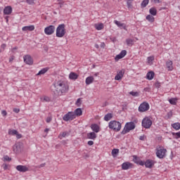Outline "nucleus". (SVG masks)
<instances>
[{"mask_svg":"<svg viewBox=\"0 0 180 180\" xmlns=\"http://www.w3.org/2000/svg\"><path fill=\"white\" fill-rule=\"evenodd\" d=\"M53 86L55 88V91H53L55 96H62V95H65L70 89L67 82L63 80L58 81Z\"/></svg>","mask_w":180,"mask_h":180,"instance_id":"nucleus-1","label":"nucleus"},{"mask_svg":"<svg viewBox=\"0 0 180 180\" xmlns=\"http://www.w3.org/2000/svg\"><path fill=\"white\" fill-rule=\"evenodd\" d=\"M108 127L114 131H120L122 129V123L119 121L112 120L108 123Z\"/></svg>","mask_w":180,"mask_h":180,"instance_id":"nucleus-2","label":"nucleus"},{"mask_svg":"<svg viewBox=\"0 0 180 180\" xmlns=\"http://www.w3.org/2000/svg\"><path fill=\"white\" fill-rule=\"evenodd\" d=\"M136 129V124L133 122H127L123 130L121 131V134H127L131 130Z\"/></svg>","mask_w":180,"mask_h":180,"instance_id":"nucleus-3","label":"nucleus"},{"mask_svg":"<svg viewBox=\"0 0 180 180\" xmlns=\"http://www.w3.org/2000/svg\"><path fill=\"white\" fill-rule=\"evenodd\" d=\"M67 33L65 30V25L60 24L56 28V37H64Z\"/></svg>","mask_w":180,"mask_h":180,"instance_id":"nucleus-4","label":"nucleus"},{"mask_svg":"<svg viewBox=\"0 0 180 180\" xmlns=\"http://www.w3.org/2000/svg\"><path fill=\"white\" fill-rule=\"evenodd\" d=\"M153 126V120L149 117H145L142 120V127L150 129Z\"/></svg>","mask_w":180,"mask_h":180,"instance_id":"nucleus-5","label":"nucleus"},{"mask_svg":"<svg viewBox=\"0 0 180 180\" xmlns=\"http://www.w3.org/2000/svg\"><path fill=\"white\" fill-rule=\"evenodd\" d=\"M165 154H167V149L162 147L156 148V155L158 158H164V157H165Z\"/></svg>","mask_w":180,"mask_h":180,"instance_id":"nucleus-6","label":"nucleus"},{"mask_svg":"<svg viewBox=\"0 0 180 180\" xmlns=\"http://www.w3.org/2000/svg\"><path fill=\"white\" fill-rule=\"evenodd\" d=\"M150 110V104H148V103L146 101L141 103L138 108L139 112H141V113L147 112V110Z\"/></svg>","mask_w":180,"mask_h":180,"instance_id":"nucleus-7","label":"nucleus"},{"mask_svg":"<svg viewBox=\"0 0 180 180\" xmlns=\"http://www.w3.org/2000/svg\"><path fill=\"white\" fill-rule=\"evenodd\" d=\"M56 32V27L54 25H49L44 29V33L46 36H51Z\"/></svg>","mask_w":180,"mask_h":180,"instance_id":"nucleus-8","label":"nucleus"},{"mask_svg":"<svg viewBox=\"0 0 180 180\" xmlns=\"http://www.w3.org/2000/svg\"><path fill=\"white\" fill-rule=\"evenodd\" d=\"M75 115L74 114V112H68L67 114H65L63 117V120L65 122H68L69 120H74L75 119Z\"/></svg>","mask_w":180,"mask_h":180,"instance_id":"nucleus-9","label":"nucleus"},{"mask_svg":"<svg viewBox=\"0 0 180 180\" xmlns=\"http://www.w3.org/2000/svg\"><path fill=\"white\" fill-rule=\"evenodd\" d=\"M24 63L27 64L28 65H32L33 64V59L32 58V56L30 55H25L23 57Z\"/></svg>","mask_w":180,"mask_h":180,"instance_id":"nucleus-10","label":"nucleus"},{"mask_svg":"<svg viewBox=\"0 0 180 180\" xmlns=\"http://www.w3.org/2000/svg\"><path fill=\"white\" fill-rule=\"evenodd\" d=\"M126 54H127V51L126 50H122L118 55L115 56V61H119L120 59L123 58Z\"/></svg>","mask_w":180,"mask_h":180,"instance_id":"nucleus-11","label":"nucleus"},{"mask_svg":"<svg viewBox=\"0 0 180 180\" xmlns=\"http://www.w3.org/2000/svg\"><path fill=\"white\" fill-rule=\"evenodd\" d=\"M126 54H127V51L126 50H122L118 55L115 56V61H119L120 59L123 58Z\"/></svg>","mask_w":180,"mask_h":180,"instance_id":"nucleus-12","label":"nucleus"},{"mask_svg":"<svg viewBox=\"0 0 180 180\" xmlns=\"http://www.w3.org/2000/svg\"><path fill=\"white\" fill-rule=\"evenodd\" d=\"M16 169L17 171H19V172H27V171H29V168L23 165H18Z\"/></svg>","mask_w":180,"mask_h":180,"instance_id":"nucleus-13","label":"nucleus"},{"mask_svg":"<svg viewBox=\"0 0 180 180\" xmlns=\"http://www.w3.org/2000/svg\"><path fill=\"white\" fill-rule=\"evenodd\" d=\"M123 75H124V70H120L117 73V75L115 77V81H120L123 78Z\"/></svg>","mask_w":180,"mask_h":180,"instance_id":"nucleus-14","label":"nucleus"},{"mask_svg":"<svg viewBox=\"0 0 180 180\" xmlns=\"http://www.w3.org/2000/svg\"><path fill=\"white\" fill-rule=\"evenodd\" d=\"M91 129L94 133H99V131H101V128L97 124H92L91 125Z\"/></svg>","mask_w":180,"mask_h":180,"instance_id":"nucleus-15","label":"nucleus"},{"mask_svg":"<svg viewBox=\"0 0 180 180\" xmlns=\"http://www.w3.org/2000/svg\"><path fill=\"white\" fill-rule=\"evenodd\" d=\"M12 13V6H7L4 9V15H11Z\"/></svg>","mask_w":180,"mask_h":180,"instance_id":"nucleus-16","label":"nucleus"},{"mask_svg":"<svg viewBox=\"0 0 180 180\" xmlns=\"http://www.w3.org/2000/svg\"><path fill=\"white\" fill-rule=\"evenodd\" d=\"M172 60H167L166 62V67L168 70V71H172L174 70V65H173Z\"/></svg>","mask_w":180,"mask_h":180,"instance_id":"nucleus-17","label":"nucleus"},{"mask_svg":"<svg viewBox=\"0 0 180 180\" xmlns=\"http://www.w3.org/2000/svg\"><path fill=\"white\" fill-rule=\"evenodd\" d=\"M22 32H33L34 30V25L25 26L22 28Z\"/></svg>","mask_w":180,"mask_h":180,"instance_id":"nucleus-18","label":"nucleus"},{"mask_svg":"<svg viewBox=\"0 0 180 180\" xmlns=\"http://www.w3.org/2000/svg\"><path fill=\"white\" fill-rule=\"evenodd\" d=\"M154 165V161L151 160H147L145 162V166L146 168H153Z\"/></svg>","mask_w":180,"mask_h":180,"instance_id":"nucleus-19","label":"nucleus"},{"mask_svg":"<svg viewBox=\"0 0 180 180\" xmlns=\"http://www.w3.org/2000/svg\"><path fill=\"white\" fill-rule=\"evenodd\" d=\"M122 168L124 170L129 169V168H131V163H130L129 162H125L122 163Z\"/></svg>","mask_w":180,"mask_h":180,"instance_id":"nucleus-20","label":"nucleus"},{"mask_svg":"<svg viewBox=\"0 0 180 180\" xmlns=\"http://www.w3.org/2000/svg\"><path fill=\"white\" fill-rule=\"evenodd\" d=\"M114 23L118 26V27H122L124 30H126V24L121 22L120 21L114 20Z\"/></svg>","mask_w":180,"mask_h":180,"instance_id":"nucleus-21","label":"nucleus"},{"mask_svg":"<svg viewBox=\"0 0 180 180\" xmlns=\"http://www.w3.org/2000/svg\"><path fill=\"white\" fill-rule=\"evenodd\" d=\"M75 117L82 116V110L81 108H77L75 112H73Z\"/></svg>","mask_w":180,"mask_h":180,"instance_id":"nucleus-22","label":"nucleus"},{"mask_svg":"<svg viewBox=\"0 0 180 180\" xmlns=\"http://www.w3.org/2000/svg\"><path fill=\"white\" fill-rule=\"evenodd\" d=\"M154 75H155V74L154 73V72L150 71L148 72L146 75V78L147 79H148L149 81H151V79H153L154 78Z\"/></svg>","mask_w":180,"mask_h":180,"instance_id":"nucleus-23","label":"nucleus"},{"mask_svg":"<svg viewBox=\"0 0 180 180\" xmlns=\"http://www.w3.org/2000/svg\"><path fill=\"white\" fill-rule=\"evenodd\" d=\"M87 138L90 140H95L96 139V134L95 132H89L87 134Z\"/></svg>","mask_w":180,"mask_h":180,"instance_id":"nucleus-24","label":"nucleus"},{"mask_svg":"<svg viewBox=\"0 0 180 180\" xmlns=\"http://www.w3.org/2000/svg\"><path fill=\"white\" fill-rule=\"evenodd\" d=\"M94 77L89 76L86 78L85 82L87 85H91V84H92V82H94Z\"/></svg>","mask_w":180,"mask_h":180,"instance_id":"nucleus-25","label":"nucleus"},{"mask_svg":"<svg viewBox=\"0 0 180 180\" xmlns=\"http://www.w3.org/2000/svg\"><path fill=\"white\" fill-rule=\"evenodd\" d=\"M69 78L70 79H73L74 81H75V79H78V75H77V73L72 72L69 75Z\"/></svg>","mask_w":180,"mask_h":180,"instance_id":"nucleus-26","label":"nucleus"},{"mask_svg":"<svg viewBox=\"0 0 180 180\" xmlns=\"http://www.w3.org/2000/svg\"><path fill=\"white\" fill-rule=\"evenodd\" d=\"M149 13H150L152 16L157 15V8H155V7L150 8L149 9Z\"/></svg>","mask_w":180,"mask_h":180,"instance_id":"nucleus-27","label":"nucleus"},{"mask_svg":"<svg viewBox=\"0 0 180 180\" xmlns=\"http://www.w3.org/2000/svg\"><path fill=\"white\" fill-rule=\"evenodd\" d=\"M68 136H70V134L67 131H64L59 134L58 139H60V140H63V138L67 137Z\"/></svg>","mask_w":180,"mask_h":180,"instance_id":"nucleus-28","label":"nucleus"},{"mask_svg":"<svg viewBox=\"0 0 180 180\" xmlns=\"http://www.w3.org/2000/svg\"><path fill=\"white\" fill-rule=\"evenodd\" d=\"M112 117H113V114L108 113L104 116V120L105 122H109V120H110V119H112Z\"/></svg>","mask_w":180,"mask_h":180,"instance_id":"nucleus-29","label":"nucleus"},{"mask_svg":"<svg viewBox=\"0 0 180 180\" xmlns=\"http://www.w3.org/2000/svg\"><path fill=\"white\" fill-rule=\"evenodd\" d=\"M49 71V68H45L41 69L37 75H44V74H46V72H47Z\"/></svg>","mask_w":180,"mask_h":180,"instance_id":"nucleus-30","label":"nucleus"},{"mask_svg":"<svg viewBox=\"0 0 180 180\" xmlns=\"http://www.w3.org/2000/svg\"><path fill=\"white\" fill-rule=\"evenodd\" d=\"M146 20H148V22H150V23L154 22L155 18L153 15H148L146 16Z\"/></svg>","mask_w":180,"mask_h":180,"instance_id":"nucleus-31","label":"nucleus"},{"mask_svg":"<svg viewBox=\"0 0 180 180\" xmlns=\"http://www.w3.org/2000/svg\"><path fill=\"white\" fill-rule=\"evenodd\" d=\"M150 2V0H143V1L141 4V8H146L148 5V3Z\"/></svg>","mask_w":180,"mask_h":180,"instance_id":"nucleus-32","label":"nucleus"},{"mask_svg":"<svg viewBox=\"0 0 180 180\" xmlns=\"http://www.w3.org/2000/svg\"><path fill=\"white\" fill-rule=\"evenodd\" d=\"M8 134L10 136H16L18 131L15 129H8Z\"/></svg>","mask_w":180,"mask_h":180,"instance_id":"nucleus-33","label":"nucleus"},{"mask_svg":"<svg viewBox=\"0 0 180 180\" xmlns=\"http://www.w3.org/2000/svg\"><path fill=\"white\" fill-rule=\"evenodd\" d=\"M95 28L96 29V30H102V29H103V24H96Z\"/></svg>","mask_w":180,"mask_h":180,"instance_id":"nucleus-34","label":"nucleus"},{"mask_svg":"<svg viewBox=\"0 0 180 180\" xmlns=\"http://www.w3.org/2000/svg\"><path fill=\"white\" fill-rule=\"evenodd\" d=\"M173 129H175V130H179L180 129V123L179 122H176L172 124Z\"/></svg>","mask_w":180,"mask_h":180,"instance_id":"nucleus-35","label":"nucleus"},{"mask_svg":"<svg viewBox=\"0 0 180 180\" xmlns=\"http://www.w3.org/2000/svg\"><path fill=\"white\" fill-rule=\"evenodd\" d=\"M134 40L132 39H127L126 42L127 46H133Z\"/></svg>","mask_w":180,"mask_h":180,"instance_id":"nucleus-36","label":"nucleus"},{"mask_svg":"<svg viewBox=\"0 0 180 180\" xmlns=\"http://www.w3.org/2000/svg\"><path fill=\"white\" fill-rule=\"evenodd\" d=\"M147 61H148V64H151V63H153V61H154V56L148 57Z\"/></svg>","mask_w":180,"mask_h":180,"instance_id":"nucleus-37","label":"nucleus"},{"mask_svg":"<svg viewBox=\"0 0 180 180\" xmlns=\"http://www.w3.org/2000/svg\"><path fill=\"white\" fill-rule=\"evenodd\" d=\"M129 95H131L132 96H139L140 94L137 91H130Z\"/></svg>","mask_w":180,"mask_h":180,"instance_id":"nucleus-38","label":"nucleus"},{"mask_svg":"<svg viewBox=\"0 0 180 180\" xmlns=\"http://www.w3.org/2000/svg\"><path fill=\"white\" fill-rule=\"evenodd\" d=\"M169 103L171 105H176V98H171L169 100Z\"/></svg>","mask_w":180,"mask_h":180,"instance_id":"nucleus-39","label":"nucleus"},{"mask_svg":"<svg viewBox=\"0 0 180 180\" xmlns=\"http://www.w3.org/2000/svg\"><path fill=\"white\" fill-rule=\"evenodd\" d=\"M26 2L28 5H34L36 0H26Z\"/></svg>","mask_w":180,"mask_h":180,"instance_id":"nucleus-40","label":"nucleus"},{"mask_svg":"<svg viewBox=\"0 0 180 180\" xmlns=\"http://www.w3.org/2000/svg\"><path fill=\"white\" fill-rule=\"evenodd\" d=\"M131 4H133V1H127V8L129 9L133 8V5Z\"/></svg>","mask_w":180,"mask_h":180,"instance_id":"nucleus-41","label":"nucleus"},{"mask_svg":"<svg viewBox=\"0 0 180 180\" xmlns=\"http://www.w3.org/2000/svg\"><path fill=\"white\" fill-rule=\"evenodd\" d=\"M4 161H12V158H9L8 155L4 157Z\"/></svg>","mask_w":180,"mask_h":180,"instance_id":"nucleus-42","label":"nucleus"},{"mask_svg":"<svg viewBox=\"0 0 180 180\" xmlns=\"http://www.w3.org/2000/svg\"><path fill=\"white\" fill-rule=\"evenodd\" d=\"M112 155H115L116 154H119V149H112Z\"/></svg>","mask_w":180,"mask_h":180,"instance_id":"nucleus-43","label":"nucleus"},{"mask_svg":"<svg viewBox=\"0 0 180 180\" xmlns=\"http://www.w3.org/2000/svg\"><path fill=\"white\" fill-rule=\"evenodd\" d=\"M3 169H4V171H6V169H8L9 168V165H6V164H3V165L1 166Z\"/></svg>","mask_w":180,"mask_h":180,"instance_id":"nucleus-44","label":"nucleus"},{"mask_svg":"<svg viewBox=\"0 0 180 180\" xmlns=\"http://www.w3.org/2000/svg\"><path fill=\"white\" fill-rule=\"evenodd\" d=\"M58 4L60 5V8H63V6L64 5V1L62 0H58Z\"/></svg>","mask_w":180,"mask_h":180,"instance_id":"nucleus-45","label":"nucleus"},{"mask_svg":"<svg viewBox=\"0 0 180 180\" xmlns=\"http://www.w3.org/2000/svg\"><path fill=\"white\" fill-rule=\"evenodd\" d=\"M44 102H50V97L49 96L44 97Z\"/></svg>","mask_w":180,"mask_h":180,"instance_id":"nucleus-46","label":"nucleus"},{"mask_svg":"<svg viewBox=\"0 0 180 180\" xmlns=\"http://www.w3.org/2000/svg\"><path fill=\"white\" fill-rule=\"evenodd\" d=\"M76 105L77 106H80L81 105V98H78L76 101Z\"/></svg>","mask_w":180,"mask_h":180,"instance_id":"nucleus-47","label":"nucleus"},{"mask_svg":"<svg viewBox=\"0 0 180 180\" xmlns=\"http://www.w3.org/2000/svg\"><path fill=\"white\" fill-rule=\"evenodd\" d=\"M44 167H46V163H42V164L37 166V168H43Z\"/></svg>","mask_w":180,"mask_h":180,"instance_id":"nucleus-48","label":"nucleus"},{"mask_svg":"<svg viewBox=\"0 0 180 180\" xmlns=\"http://www.w3.org/2000/svg\"><path fill=\"white\" fill-rule=\"evenodd\" d=\"M51 120H52L51 117H48L46 118V123H50V122H51Z\"/></svg>","mask_w":180,"mask_h":180,"instance_id":"nucleus-49","label":"nucleus"},{"mask_svg":"<svg viewBox=\"0 0 180 180\" xmlns=\"http://www.w3.org/2000/svg\"><path fill=\"white\" fill-rule=\"evenodd\" d=\"M1 115L2 116H6V115H8V112H6V110H2Z\"/></svg>","mask_w":180,"mask_h":180,"instance_id":"nucleus-50","label":"nucleus"},{"mask_svg":"<svg viewBox=\"0 0 180 180\" xmlns=\"http://www.w3.org/2000/svg\"><path fill=\"white\" fill-rule=\"evenodd\" d=\"M13 112H15V113H19V112H20V110L19 108H14Z\"/></svg>","mask_w":180,"mask_h":180,"instance_id":"nucleus-51","label":"nucleus"},{"mask_svg":"<svg viewBox=\"0 0 180 180\" xmlns=\"http://www.w3.org/2000/svg\"><path fill=\"white\" fill-rule=\"evenodd\" d=\"M15 136H17L18 139H22V134H19L18 132H17V134H15Z\"/></svg>","mask_w":180,"mask_h":180,"instance_id":"nucleus-52","label":"nucleus"},{"mask_svg":"<svg viewBox=\"0 0 180 180\" xmlns=\"http://www.w3.org/2000/svg\"><path fill=\"white\" fill-rule=\"evenodd\" d=\"M13 60H15V56H11V57L9 58V63H12V61H13Z\"/></svg>","mask_w":180,"mask_h":180,"instance_id":"nucleus-53","label":"nucleus"},{"mask_svg":"<svg viewBox=\"0 0 180 180\" xmlns=\"http://www.w3.org/2000/svg\"><path fill=\"white\" fill-rule=\"evenodd\" d=\"M152 2H154L155 4H160L161 2L160 0H151Z\"/></svg>","mask_w":180,"mask_h":180,"instance_id":"nucleus-54","label":"nucleus"},{"mask_svg":"<svg viewBox=\"0 0 180 180\" xmlns=\"http://www.w3.org/2000/svg\"><path fill=\"white\" fill-rule=\"evenodd\" d=\"M87 143L89 146H94V142L92 141H89Z\"/></svg>","mask_w":180,"mask_h":180,"instance_id":"nucleus-55","label":"nucleus"},{"mask_svg":"<svg viewBox=\"0 0 180 180\" xmlns=\"http://www.w3.org/2000/svg\"><path fill=\"white\" fill-rule=\"evenodd\" d=\"M144 139H145L144 135L141 136L139 137V140H141L142 141H144Z\"/></svg>","mask_w":180,"mask_h":180,"instance_id":"nucleus-56","label":"nucleus"},{"mask_svg":"<svg viewBox=\"0 0 180 180\" xmlns=\"http://www.w3.org/2000/svg\"><path fill=\"white\" fill-rule=\"evenodd\" d=\"M1 49L5 50V49H6V44H1Z\"/></svg>","mask_w":180,"mask_h":180,"instance_id":"nucleus-57","label":"nucleus"},{"mask_svg":"<svg viewBox=\"0 0 180 180\" xmlns=\"http://www.w3.org/2000/svg\"><path fill=\"white\" fill-rule=\"evenodd\" d=\"M13 151L14 153H16V145H14V146H13Z\"/></svg>","mask_w":180,"mask_h":180,"instance_id":"nucleus-58","label":"nucleus"},{"mask_svg":"<svg viewBox=\"0 0 180 180\" xmlns=\"http://www.w3.org/2000/svg\"><path fill=\"white\" fill-rule=\"evenodd\" d=\"M176 136H177V139H180V131L176 132Z\"/></svg>","mask_w":180,"mask_h":180,"instance_id":"nucleus-59","label":"nucleus"},{"mask_svg":"<svg viewBox=\"0 0 180 180\" xmlns=\"http://www.w3.org/2000/svg\"><path fill=\"white\" fill-rule=\"evenodd\" d=\"M145 165V163H144V162H143V161H140L139 162V165Z\"/></svg>","mask_w":180,"mask_h":180,"instance_id":"nucleus-60","label":"nucleus"},{"mask_svg":"<svg viewBox=\"0 0 180 180\" xmlns=\"http://www.w3.org/2000/svg\"><path fill=\"white\" fill-rule=\"evenodd\" d=\"M49 131H50V129L49 128H46L44 130L45 133H49Z\"/></svg>","mask_w":180,"mask_h":180,"instance_id":"nucleus-61","label":"nucleus"},{"mask_svg":"<svg viewBox=\"0 0 180 180\" xmlns=\"http://www.w3.org/2000/svg\"><path fill=\"white\" fill-rule=\"evenodd\" d=\"M94 47H96V49H99V45H98V44H96L94 45Z\"/></svg>","mask_w":180,"mask_h":180,"instance_id":"nucleus-62","label":"nucleus"},{"mask_svg":"<svg viewBox=\"0 0 180 180\" xmlns=\"http://www.w3.org/2000/svg\"><path fill=\"white\" fill-rule=\"evenodd\" d=\"M127 2H133V0H127Z\"/></svg>","mask_w":180,"mask_h":180,"instance_id":"nucleus-63","label":"nucleus"},{"mask_svg":"<svg viewBox=\"0 0 180 180\" xmlns=\"http://www.w3.org/2000/svg\"><path fill=\"white\" fill-rule=\"evenodd\" d=\"M5 19L6 20V22H8L9 20H8V17H6Z\"/></svg>","mask_w":180,"mask_h":180,"instance_id":"nucleus-64","label":"nucleus"}]
</instances>
